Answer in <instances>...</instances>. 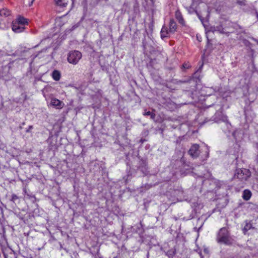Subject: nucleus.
Returning <instances> with one entry per match:
<instances>
[{
	"mask_svg": "<svg viewBox=\"0 0 258 258\" xmlns=\"http://www.w3.org/2000/svg\"><path fill=\"white\" fill-rule=\"evenodd\" d=\"M210 31L213 32H217V30L216 29V26L211 27V29H210Z\"/></svg>",
	"mask_w": 258,
	"mask_h": 258,
	"instance_id": "nucleus-24",
	"label": "nucleus"
},
{
	"mask_svg": "<svg viewBox=\"0 0 258 258\" xmlns=\"http://www.w3.org/2000/svg\"><path fill=\"white\" fill-rule=\"evenodd\" d=\"M34 1V0H31V2L29 4L30 6L32 5Z\"/></svg>",
	"mask_w": 258,
	"mask_h": 258,
	"instance_id": "nucleus-25",
	"label": "nucleus"
},
{
	"mask_svg": "<svg viewBox=\"0 0 258 258\" xmlns=\"http://www.w3.org/2000/svg\"><path fill=\"white\" fill-rule=\"evenodd\" d=\"M166 29H164V31L165 32H169V30L167 29V28L165 27Z\"/></svg>",
	"mask_w": 258,
	"mask_h": 258,
	"instance_id": "nucleus-26",
	"label": "nucleus"
},
{
	"mask_svg": "<svg viewBox=\"0 0 258 258\" xmlns=\"http://www.w3.org/2000/svg\"><path fill=\"white\" fill-rule=\"evenodd\" d=\"M251 175L250 172L248 169H238L236 170L234 174V179H238L241 181H246Z\"/></svg>",
	"mask_w": 258,
	"mask_h": 258,
	"instance_id": "nucleus-2",
	"label": "nucleus"
},
{
	"mask_svg": "<svg viewBox=\"0 0 258 258\" xmlns=\"http://www.w3.org/2000/svg\"><path fill=\"white\" fill-rule=\"evenodd\" d=\"M177 30V25L173 19H171L169 22V32L173 34Z\"/></svg>",
	"mask_w": 258,
	"mask_h": 258,
	"instance_id": "nucleus-9",
	"label": "nucleus"
},
{
	"mask_svg": "<svg viewBox=\"0 0 258 258\" xmlns=\"http://www.w3.org/2000/svg\"><path fill=\"white\" fill-rule=\"evenodd\" d=\"M50 104L57 109L62 108L64 105V103L54 98L51 99Z\"/></svg>",
	"mask_w": 258,
	"mask_h": 258,
	"instance_id": "nucleus-8",
	"label": "nucleus"
},
{
	"mask_svg": "<svg viewBox=\"0 0 258 258\" xmlns=\"http://www.w3.org/2000/svg\"><path fill=\"white\" fill-rule=\"evenodd\" d=\"M143 115L144 116H150V118L152 119H154L156 116L155 113H152L150 111H146V110H145V111L144 112Z\"/></svg>",
	"mask_w": 258,
	"mask_h": 258,
	"instance_id": "nucleus-19",
	"label": "nucleus"
},
{
	"mask_svg": "<svg viewBox=\"0 0 258 258\" xmlns=\"http://www.w3.org/2000/svg\"><path fill=\"white\" fill-rule=\"evenodd\" d=\"M217 241L218 243L231 245L235 243V240L230 235L228 229L226 227L221 228L217 236Z\"/></svg>",
	"mask_w": 258,
	"mask_h": 258,
	"instance_id": "nucleus-1",
	"label": "nucleus"
},
{
	"mask_svg": "<svg viewBox=\"0 0 258 258\" xmlns=\"http://www.w3.org/2000/svg\"><path fill=\"white\" fill-rule=\"evenodd\" d=\"M190 67L188 63H184L182 64V68L184 69H188Z\"/></svg>",
	"mask_w": 258,
	"mask_h": 258,
	"instance_id": "nucleus-22",
	"label": "nucleus"
},
{
	"mask_svg": "<svg viewBox=\"0 0 258 258\" xmlns=\"http://www.w3.org/2000/svg\"><path fill=\"white\" fill-rule=\"evenodd\" d=\"M192 81H194V79L193 78H190L189 80H180L179 81V83H187V82H191Z\"/></svg>",
	"mask_w": 258,
	"mask_h": 258,
	"instance_id": "nucleus-20",
	"label": "nucleus"
},
{
	"mask_svg": "<svg viewBox=\"0 0 258 258\" xmlns=\"http://www.w3.org/2000/svg\"><path fill=\"white\" fill-rule=\"evenodd\" d=\"M252 228V225L250 222H246L245 225L243 228V233L245 234L250 229Z\"/></svg>",
	"mask_w": 258,
	"mask_h": 258,
	"instance_id": "nucleus-15",
	"label": "nucleus"
},
{
	"mask_svg": "<svg viewBox=\"0 0 258 258\" xmlns=\"http://www.w3.org/2000/svg\"><path fill=\"white\" fill-rule=\"evenodd\" d=\"M15 258H17V257H15Z\"/></svg>",
	"mask_w": 258,
	"mask_h": 258,
	"instance_id": "nucleus-31",
	"label": "nucleus"
},
{
	"mask_svg": "<svg viewBox=\"0 0 258 258\" xmlns=\"http://www.w3.org/2000/svg\"><path fill=\"white\" fill-rule=\"evenodd\" d=\"M175 16H176V18L178 21V22L180 24L183 25L184 20L182 18V16L181 13L180 12H176Z\"/></svg>",
	"mask_w": 258,
	"mask_h": 258,
	"instance_id": "nucleus-16",
	"label": "nucleus"
},
{
	"mask_svg": "<svg viewBox=\"0 0 258 258\" xmlns=\"http://www.w3.org/2000/svg\"><path fill=\"white\" fill-rule=\"evenodd\" d=\"M28 258H33L32 256H30L29 257H28Z\"/></svg>",
	"mask_w": 258,
	"mask_h": 258,
	"instance_id": "nucleus-30",
	"label": "nucleus"
},
{
	"mask_svg": "<svg viewBox=\"0 0 258 258\" xmlns=\"http://www.w3.org/2000/svg\"><path fill=\"white\" fill-rule=\"evenodd\" d=\"M12 28L15 33H20L24 31L25 27L22 25L19 24L18 22L13 21Z\"/></svg>",
	"mask_w": 258,
	"mask_h": 258,
	"instance_id": "nucleus-7",
	"label": "nucleus"
},
{
	"mask_svg": "<svg viewBox=\"0 0 258 258\" xmlns=\"http://www.w3.org/2000/svg\"><path fill=\"white\" fill-rule=\"evenodd\" d=\"M24 124H25V122H23V123L21 124V125H24Z\"/></svg>",
	"mask_w": 258,
	"mask_h": 258,
	"instance_id": "nucleus-29",
	"label": "nucleus"
},
{
	"mask_svg": "<svg viewBox=\"0 0 258 258\" xmlns=\"http://www.w3.org/2000/svg\"><path fill=\"white\" fill-rule=\"evenodd\" d=\"M10 15V12L7 9L0 10V16H8Z\"/></svg>",
	"mask_w": 258,
	"mask_h": 258,
	"instance_id": "nucleus-17",
	"label": "nucleus"
},
{
	"mask_svg": "<svg viewBox=\"0 0 258 258\" xmlns=\"http://www.w3.org/2000/svg\"><path fill=\"white\" fill-rule=\"evenodd\" d=\"M14 22H18L19 24L22 25L24 27H25V25H28V22L27 21V20L24 18L23 17L19 16L14 21Z\"/></svg>",
	"mask_w": 258,
	"mask_h": 258,
	"instance_id": "nucleus-10",
	"label": "nucleus"
},
{
	"mask_svg": "<svg viewBox=\"0 0 258 258\" xmlns=\"http://www.w3.org/2000/svg\"><path fill=\"white\" fill-rule=\"evenodd\" d=\"M138 168L141 170V171L145 175H147L149 172L147 166V162L146 160H144L142 158L140 159L138 163Z\"/></svg>",
	"mask_w": 258,
	"mask_h": 258,
	"instance_id": "nucleus-6",
	"label": "nucleus"
},
{
	"mask_svg": "<svg viewBox=\"0 0 258 258\" xmlns=\"http://www.w3.org/2000/svg\"><path fill=\"white\" fill-rule=\"evenodd\" d=\"M199 148V145L197 144L192 145L188 152L189 155L193 158H197L200 154Z\"/></svg>",
	"mask_w": 258,
	"mask_h": 258,
	"instance_id": "nucleus-5",
	"label": "nucleus"
},
{
	"mask_svg": "<svg viewBox=\"0 0 258 258\" xmlns=\"http://www.w3.org/2000/svg\"><path fill=\"white\" fill-rule=\"evenodd\" d=\"M18 199V197L16 195H15V194L12 195V199H11L12 201L14 202Z\"/></svg>",
	"mask_w": 258,
	"mask_h": 258,
	"instance_id": "nucleus-21",
	"label": "nucleus"
},
{
	"mask_svg": "<svg viewBox=\"0 0 258 258\" xmlns=\"http://www.w3.org/2000/svg\"><path fill=\"white\" fill-rule=\"evenodd\" d=\"M251 196V193L250 190L245 189L243 192L242 198L245 201H248L250 199Z\"/></svg>",
	"mask_w": 258,
	"mask_h": 258,
	"instance_id": "nucleus-13",
	"label": "nucleus"
},
{
	"mask_svg": "<svg viewBox=\"0 0 258 258\" xmlns=\"http://www.w3.org/2000/svg\"><path fill=\"white\" fill-rule=\"evenodd\" d=\"M143 46L145 52L153 51V47L151 45H149L145 40L143 41Z\"/></svg>",
	"mask_w": 258,
	"mask_h": 258,
	"instance_id": "nucleus-12",
	"label": "nucleus"
},
{
	"mask_svg": "<svg viewBox=\"0 0 258 258\" xmlns=\"http://www.w3.org/2000/svg\"><path fill=\"white\" fill-rule=\"evenodd\" d=\"M213 120L215 122H218L219 121L225 122L227 120V117L223 113V107H220L219 109L216 112L213 117Z\"/></svg>",
	"mask_w": 258,
	"mask_h": 258,
	"instance_id": "nucleus-4",
	"label": "nucleus"
},
{
	"mask_svg": "<svg viewBox=\"0 0 258 258\" xmlns=\"http://www.w3.org/2000/svg\"><path fill=\"white\" fill-rule=\"evenodd\" d=\"M33 126L32 125H29L28 128L26 130V132L30 133L31 132L32 129H33Z\"/></svg>",
	"mask_w": 258,
	"mask_h": 258,
	"instance_id": "nucleus-23",
	"label": "nucleus"
},
{
	"mask_svg": "<svg viewBox=\"0 0 258 258\" xmlns=\"http://www.w3.org/2000/svg\"><path fill=\"white\" fill-rule=\"evenodd\" d=\"M51 76L54 80L58 81L60 79L61 74L59 71L55 70L52 72Z\"/></svg>",
	"mask_w": 258,
	"mask_h": 258,
	"instance_id": "nucleus-11",
	"label": "nucleus"
},
{
	"mask_svg": "<svg viewBox=\"0 0 258 258\" xmlns=\"http://www.w3.org/2000/svg\"><path fill=\"white\" fill-rule=\"evenodd\" d=\"M164 29H165V26H163L161 30V32H160V34H161V37L162 39H164V38L165 37H168V33H170L169 32H164Z\"/></svg>",
	"mask_w": 258,
	"mask_h": 258,
	"instance_id": "nucleus-18",
	"label": "nucleus"
},
{
	"mask_svg": "<svg viewBox=\"0 0 258 258\" xmlns=\"http://www.w3.org/2000/svg\"><path fill=\"white\" fill-rule=\"evenodd\" d=\"M216 29L217 30V32H218L220 33L226 34L228 35L229 33V32H227V31H225V28H223L222 26L221 25L216 26Z\"/></svg>",
	"mask_w": 258,
	"mask_h": 258,
	"instance_id": "nucleus-14",
	"label": "nucleus"
},
{
	"mask_svg": "<svg viewBox=\"0 0 258 258\" xmlns=\"http://www.w3.org/2000/svg\"><path fill=\"white\" fill-rule=\"evenodd\" d=\"M175 142L176 144H178V143H180V141L179 140H177Z\"/></svg>",
	"mask_w": 258,
	"mask_h": 258,
	"instance_id": "nucleus-27",
	"label": "nucleus"
},
{
	"mask_svg": "<svg viewBox=\"0 0 258 258\" xmlns=\"http://www.w3.org/2000/svg\"><path fill=\"white\" fill-rule=\"evenodd\" d=\"M82 53L78 50L70 51L68 55V61L69 63L76 64L82 58Z\"/></svg>",
	"mask_w": 258,
	"mask_h": 258,
	"instance_id": "nucleus-3",
	"label": "nucleus"
},
{
	"mask_svg": "<svg viewBox=\"0 0 258 258\" xmlns=\"http://www.w3.org/2000/svg\"><path fill=\"white\" fill-rule=\"evenodd\" d=\"M19 127H20V129H22V125H21Z\"/></svg>",
	"mask_w": 258,
	"mask_h": 258,
	"instance_id": "nucleus-28",
	"label": "nucleus"
}]
</instances>
